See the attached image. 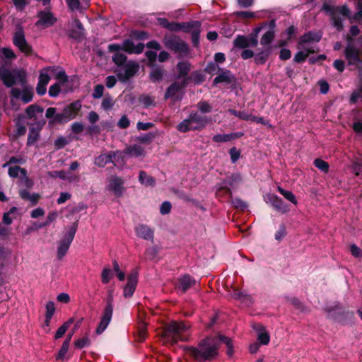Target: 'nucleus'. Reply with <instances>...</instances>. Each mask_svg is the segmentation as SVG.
Masks as SVG:
<instances>
[{
    "label": "nucleus",
    "mask_w": 362,
    "mask_h": 362,
    "mask_svg": "<svg viewBox=\"0 0 362 362\" xmlns=\"http://www.w3.org/2000/svg\"><path fill=\"white\" fill-rule=\"evenodd\" d=\"M190 325L183 322L172 321L165 325L163 329L161 337L165 343L174 344L179 341H185L188 339L185 333L189 329Z\"/></svg>",
    "instance_id": "obj_4"
},
{
    "label": "nucleus",
    "mask_w": 362,
    "mask_h": 362,
    "mask_svg": "<svg viewBox=\"0 0 362 362\" xmlns=\"http://www.w3.org/2000/svg\"><path fill=\"white\" fill-rule=\"evenodd\" d=\"M150 68L151 71L148 76L150 81L153 83L161 82L166 74V71L165 70L164 66L156 64L150 66Z\"/></svg>",
    "instance_id": "obj_24"
},
{
    "label": "nucleus",
    "mask_w": 362,
    "mask_h": 362,
    "mask_svg": "<svg viewBox=\"0 0 362 362\" xmlns=\"http://www.w3.org/2000/svg\"><path fill=\"white\" fill-rule=\"evenodd\" d=\"M266 202L269 204L276 211L286 214L289 211L288 204L275 194H268L266 196Z\"/></svg>",
    "instance_id": "obj_15"
},
{
    "label": "nucleus",
    "mask_w": 362,
    "mask_h": 362,
    "mask_svg": "<svg viewBox=\"0 0 362 362\" xmlns=\"http://www.w3.org/2000/svg\"><path fill=\"white\" fill-rule=\"evenodd\" d=\"M196 284V280L189 274H185L178 279L177 288L185 293Z\"/></svg>",
    "instance_id": "obj_29"
},
{
    "label": "nucleus",
    "mask_w": 362,
    "mask_h": 362,
    "mask_svg": "<svg viewBox=\"0 0 362 362\" xmlns=\"http://www.w3.org/2000/svg\"><path fill=\"white\" fill-rule=\"evenodd\" d=\"M124 72L115 71L116 73L117 77L122 82H126L131 77L134 76L139 71V66L136 62L134 61H129L124 65Z\"/></svg>",
    "instance_id": "obj_14"
},
{
    "label": "nucleus",
    "mask_w": 362,
    "mask_h": 362,
    "mask_svg": "<svg viewBox=\"0 0 362 362\" xmlns=\"http://www.w3.org/2000/svg\"><path fill=\"white\" fill-rule=\"evenodd\" d=\"M157 132H148L146 134H142L136 137V141L146 145L150 144L153 139L156 137Z\"/></svg>",
    "instance_id": "obj_38"
},
{
    "label": "nucleus",
    "mask_w": 362,
    "mask_h": 362,
    "mask_svg": "<svg viewBox=\"0 0 362 362\" xmlns=\"http://www.w3.org/2000/svg\"><path fill=\"white\" fill-rule=\"evenodd\" d=\"M13 43L19 50L25 55H30L33 53L32 47L28 43L25 33L22 27H18L13 34Z\"/></svg>",
    "instance_id": "obj_13"
},
{
    "label": "nucleus",
    "mask_w": 362,
    "mask_h": 362,
    "mask_svg": "<svg viewBox=\"0 0 362 362\" xmlns=\"http://www.w3.org/2000/svg\"><path fill=\"white\" fill-rule=\"evenodd\" d=\"M145 56L146 57V58L148 59V64H147V66L148 67L157 64L156 63V59H157V54L156 52L151 51V50H148L145 52Z\"/></svg>",
    "instance_id": "obj_57"
},
{
    "label": "nucleus",
    "mask_w": 362,
    "mask_h": 362,
    "mask_svg": "<svg viewBox=\"0 0 362 362\" xmlns=\"http://www.w3.org/2000/svg\"><path fill=\"white\" fill-rule=\"evenodd\" d=\"M275 37V31L267 30L261 37L260 44L263 46L269 45Z\"/></svg>",
    "instance_id": "obj_44"
},
{
    "label": "nucleus",
    "mask_w": 362,
    "mask_h": 362,
    "mask_svg": "<svg viewBox=\"0 0 362 362\" xmlns=\"http://www.w3.org/2000/svg\"><path fill=\"white\" fill-rule=\"evenodd\" d=\"M278 192L282 196H284V197L285 199H286L287 200H288L289 202H291L293 204L296 205L298 204V202H297V199L296 198V196L294 195V194L292 192L286 190V189H283L281 187H278Z\"/></svg>",
    "instance_id": "obj_45"
},
{
    "label": "nucleus",
    "mask_w": 362,
    "mask_h": 362,
    "mask_svg": "<svg viewBox=\"0 0 362 362\" xmlns=\"http://www.w3.org/2000/svg\"><path fill=\"white\" fill-rule=\"evenodd\" d=\"M349 33L350 34L346 35V39L348 41V43H351L354 41L353 37L359 35L360 29L358 25H354L350 27Z\"/></svg>",
    "instance_id": "obj_52"
},
{
    "label": "nucleus",
    "mask_w": 362,
    "mask_h": 362,
    "mask_svg": "<svg viewBox=\"0 0 362 362\" xmlns=\"http://www.w3.org/2000/svg\"><path fill=\"white\" fill-rule=\"evenodd\" d=\"M344 56L349 65H358L362 64L359 49L355 47L351 43H348V45L345 48Z\"/></svg>",
    "instance_id": "obj_17"
},
{
    "label": "nucleus",
    "mask_w": 362,
    "mask_h": 362,
    "mask_svg": "<svg viewBox=\"0 0 362 362\" xmlns=\"http://www.w3.org/2000/svg\"><path fill=\"white\" fill-rule=\"evenodd\" d=\"M44 108L37 104H32L28 106L25 109V114L29 119L33 120L34 122H37V114L42 115Z\"/></svg>",
    "instance_id": "obj_31"
},
{
    "label": "nucleus",
    "mask_w": 362,
    "mask_h": 362,
    "mask_svg": "<svg viewBox=\"0 0 362 362\" xmlns=\"http://www.w3.org/2000/svg\"><path fill=\"white\" fill-rule=\"evenodd\" d=\"M322 10L330 16L332 25L337 31L341 32L344 29V24L340 16L349 18L351 11L346 5L342 6H332L327 3H324Z\"/></svg>",
    "instance_id": "obj_6"
},
{
    "label": "nucleus",
    "mask_w": 362,
    "mask_h": 362,
    "mask_svg": "<svg viewBox=\"0 0 362 362\" xmlns=\"http://www.w3.org/2000/svg\"><path fill=\"white\" fill-rule=\"evenodd\" d=\"M69 348V344L68 341H64L62 347L60 348L57 356L56 360H62L64 359L65 354L67 353Z\"/></svg>",
    "instance_id": "obj_58"
},
{
    "label": "nucleus",
    "mask_w": 362,
    "mask_h": 362,
    "mask_svg": "<svg viewBox=\"0 0 362 362\" xmlns=\"http://www.w3.org/2000/svg\"><path fill=\"white\" fill-rule=\"evenodd\" d=\"M267 23H262L260 26L255 28L248 35L250 42L253 46H257L258 45V35L259 32L265 28Z\"/></svg>",
    "instance_id": "obj_40"
},
{
    "label": "nucleus",
    "mask_w": 362,
    "mask_h": 362,
    "mask_svg": "<svg viewBox=\"0 0 362 362\" xmlns=\"http://www.w3.org/2000/svg\"><path fill=\"white\" fill-rule=\"evenodd\" d=\"M113 274L110 269L104 268L101 274V281L104 284H107L110 282L112 278Z\"/></svg>",
    "instance_id": "obj_56"
},
{
    "label": "nucleus",
    "mask_w": 362,
    "mask_h": 362,
    "mask_svg": "<svg viewBox=\"0 0 362 362\" xmlns=\"http://www.w3.org/2000/svg\"><path fill=\"white\" fill-rule=\"evenodd\" d=\"M74 23L75 27L70 28L68 30L67 35L69 38L77 41H81L85 35V29L83 25L79 19H75Z\"/></svg>",
    "instance_id": "obj_23"
},
{
    "label": "nucleus",
    "mask_w": 362,
    "mask_h": 362,
    "mask_svg": "<svg viewBox=\"0 0 362 362\" xmlns=\"http://www.w3.org/2000/svg\"><path fill=\"white\" fill-rule=\"evenodd\" d=\"M28 74L23 69H6L0 67V80L4 86L11 88L10 95L15 99H21L27 104L33 100L34 93L32 86L28 84Z\"/></svg>",
    "instance_id": "obj_1"
},
{
    "label": "nucleus",
    "mask_w": 362,
    "mask_h": 362,
    "mask_svg": "<svg viewBox=\"0 0 362 362\" xmlns=\"http://www.w3.org/2000/svg\"><path fill=\"white\" fill-rule=\"evenodd\" d=\"M136 235L142 239L153 241L154 230L145 224H139L135 228Z\"/></svg>",
    "instance_id": "obj_25"
},
{
    "label": "nucleus",
    "mask_w": 362,
    "mask_h": 362,
    "mask_svg": "<svg viewBox=\"0 0 362 362\" xmlns=\"http://www.w3.org/2000/svg\"><path fill=\"white\" fill-rule=\"evenodd\" d=\"M286 226L284 223H281L275 233V239L278 241H281L286 235Z\"/></svg>",
    "instance_id": "obj_62"
},
{
    "label": "nucleus",
    "mask_w": 362,
    "mask_h": 362,
    "mask_svg": "<svg viewBox=\"0 0 362 362\" xmlns=\"http://www.w3.org/2000/svg\"><path fill=\"white\" fill-rule=\"evenodd\" d=\"M0 57L6 59L4 60V64L0 66V67L4 66L6 69H7L6 67L11 64V61L16 58V55L15 54L14 52L11 49L6 47L1 49Z\"/></svg>",
    "instance_id": "obj_32"
},
{
    "label": "nucleus",
    "mask_w": 362,
    "mask_h": 362,
    "mask_svg": "<svg viewBox=\"0 0 362 362\" xmlns=\"http://www.w3.org/2000/svg\"><path fill=\"white\" fill-rule=\"evenodd\" d=\"M113 296L111 292H109L105 300V306L103 311L99 325L95 329V333L97 334H101L111 322L113 315Z\"/></svg>",
    "instance_id": "obj_11"
},
{
    "label": "nucleus",
    "mask_w": 362,
    "mask_h": 362,
    "mask_svg": "<svg viewBox=\"0 0 362 362\" xmlns=\"http://www.w3.org/2000/svg\"><path fill=\"white\" fill-rule=\"evenodd\" d=\"M129 36L132 40H145L149 37V34L144 30H132L130 32Z\"/></svg>",
    "instance_id": "obj_43"
},
{
    "label": "nucleus",
    "mask_w": 362,
    "mask_h": 362,
    "mask_svg": "<svg viewBox=\"0 0 362 362\" xmlns=\"http://www.w3.org/2000/svg\"><path fill=\"white\" fill-rule=\"evenodd\" d=\"M139 181L141 185L146 187H154L156 185V180L151 175H148L145 171L139 172Z\"/></svg>",
    "instance_id": "obj_37"
},
{
    "label": "nucleus",
    "mask_w": 362,
    "mask_h": 362,
    "mask_svg": "<svg viewBox=\"0 0 362 362\" xmlns=\"http://www.w3.org/2000/svg\"><path fill=\"white\" fill-rule=\"evenodd\" d=\"M117 152L110 151L107 153H102L95 158L94 163L99 168H103L108 163H114L113 159Z\"/></svg>",
    "instance_id": "obj_27"
},
{
    "label": "nucleus",
    "mask_w": 362,
    "mask_h": 362,
    "mask_svg": "<svg viewBox=\"0 0 362 362\" xmlns=\"http://www.w3.org/2000/svg\"><path fill=\"white\" fill-rule=\"evenodd\" d=\"M188 83L185 81L173 82L165 90L164 100L170 99L172 102H180L185 95V89Z\"/></svg>",
    "instance_id": "obj_10"
},
{
    "label": "nucleus",
    "mask_w": 362,
    "mask_h": 362,
    "mask_svg": "<svg viewBox=\"0 0 362 362\" xmlns=\"http://www.w3.org/2000/svg\"><path fill=\"white\" fill-rule=\"evenodd\" d=\"M208 123L209 119L206 116H203L198 112L192 111L187 118L177 125L176 129L181 133H187L189 131H202Z\"/></svg>",
    "instance_id": "obj_5"
},
{
    "label": "nucleus",
    "mask_w": 362,
    "mask_h": 362,
    "mask_svg": "<svg viewBox=\"0 0 362 362\" xmlns=\"http://www.w3.org/2000/svg\"><path fill=\"white\" fill-rule=\"evenodd\" d=\"M327 313V317L334 322L344 323L351 320L354 317V313L337 303L333 306H329L325 308Z\"/></svg>",
    "instance_id": "obj_9"
},
{
    "label": "nucleus",
    "mask_w": 362,
    "mask_h": 362,
    "mask_svg": "<svg viewBox=\"0 0 362 362\" xmlns=\"http://www.w3.org/2000/svg\"><path fill=\"white\" fill-rule=\"evenodd\" d=\"M192 65L188 61L179 62L176 65L177 74L175 75L176 80L185 81L187 83H189V74L191 71Z\"/></svg>",
    "instance_id": "obj_21"
},
{
    "label": "nucleus",
    "mask_w": 362,
    "mask_h": 362,
    "mask_svg": "<svg viewBox=\"0 0 362 362\" xmlns=\"http://www.w3.org/2000/svg\"><path fill=\"white\" fill-rule=\"evenodd\" d=\"M115 54L112 57V60L117 66H124L127 62V57L121 53L120 51L113 52Z\"/></svg>",
    "instance_id": "obj_39"
},
{
    "label": "nucleus",
    "mask_w": 362,
    "mask_h": 362,
    "mask_svg": "<svg viewBox=\"0 0 362 362\" xmlns=\"http://www.w3.org/2000/svg\"><path fill=\"white\" fill-rule=\"evenodd\" d=\"M212 141L216 143L228 142L231 141V135L228 134H216L213 136Z\"/></svg>",
    "instance_id": "obj_59"
},
{
    "label": "nucleus",
    "mask_w": 362,
    "mask_h": 362,
    "mask_svg": "<svg viewBox=\"0 0 362 362\" xmlns=\"http://www.w3.org/2000/svg\"><path fill=\"white\" fill-rule=\"evenodd\" d=\"M199 110L204 114L210 113L212 111L211 105L205 100H201L197 103Z\"/></svg>",
    "instance_id": "obj_55"
},
{
    "label": "nucleus",
    "mask_w": 362,
    "mask_h": 362,
    "mask_svg": "<svg viewBox=\"0 0 362 362\" xmlns=\"http://www.w3.org/2000/svg\"><path fill=\"white\" fill-rule=\"evenodd\" d=\"M218 339L219 341V344L221 342L225 344L227 346V355L229 356H232L233 354V342L230 338L223 336V335H218Z\"/></svg>",
    "instance_id": "obj_42"
},
{
    "label": "nucleus",
    "mask_w": 362,
    "mask_h": 362,
    "mask_svg": "<svg viewBox=\"0 0 362 362\" xmlns=\"http://www.w3.org/2000/svg\"><path fill=\"white\" fill-rule=\"evenodd\" d=\"M38 21L35 23L37 27L46 28L54 25L57 21L52 13L50 11H40L37 13Z\"/></svg>",
    "instance_id": "obj_19"
},
{
    "label": "nucleus",
    "mask_w": 362,
    "mask_h": 362,
    "mask_svg": "<svg viewBox=\"0 0 362 362\" xmlns=\"http://www.w3.org/2000/svg\"><path fill=\"white\" fill-rule=\"evenodd\" d=\"M242 181V177L239 173H233L230 176H228L224 182L230 186L233 187L235 183H239Z\"/></svg>",
    "instance_id": "obj_46"
},
{
    "label": "nucleus",
    "mask_w": 362,
    "mask_h": 362,
    "mask_svg": "<svg viewBox=\"0 0 362 362\" xmlns=\"http://www.w3.org/2000/svg\"><path fill=\"white\" fill-rule=\"evenodd\" d=\"M78 225V221L73 223L71 226L68 227L67 231L64 233L62 238L59 240L57 251V257L59 259H62L67 253L74 239Z\"/></svg>",
    "instance_id": "obj_8"
},
{
    "label": "nucleus",
    "mask_w": 362,
    "mask_h": 362,
    "mask_svg": "<svg viewBox=\"0 0 362 362\" xmlns=\"http://www.w3.org/2000/svg\"><path fill=\"white\" fill-rule=\"evenodd\" d=\"M144 47L145 45L142 42H139L135 45L131 39H126L122 42V45L116 43L109 45L107 46V50L109 52L122 50L129 54H139L144 52Z\"/></svg>",
    "instance_id": "obj_12"
},
{
    "label": "nucleus",
    "mask_w": 362,
    "mask_h": 362,
    "mask_svg": "<svg viewBox=\"0 0 362 362\" xmlns=\"http://www.w3.org/2000/svg\"><path fill=\"white\" fill-rule=\"evenodd\" d=\"M124 185V179L121 177L115 175L110 178L108 187L117 197H120L123 195L125 190Z\"/></svg>",
    "instance_id": "obj_22"
},
{
    "label": "nucleus",
    "mask_w": 362,
    "mask_h": 362,
    "mask_svg": "<svg viewBox=\"0 0 362 362\" xmlns=\"http://www.w3.org/2000/svg\"><path fill=\"white\" fill-rule=\"evenodd\" d=\"M113 105L114 101L112 97L109 93H107L103 99L101 103L102 108L105 110H108L112 107Z\"/></svg>",
    "instance_id": "obj_51"
},
{
    "label": "nucleus",
    "mask_w": 362,
    "mask_h": 362,
    "mask_svg": "<svg viewBox=\"0 0 362 362\" xmlns=\"http://www.w3.org/2000/svg\"><path fill=\"white\" fill-rule=\"evenodd\" d=\"M189 78V82L192 81L195 85H199L205 81L206 76L202 71L198 70L192 72Z\"/></svg>",
    "instance_id": "obj_41"
},
{
    "label": "nucleus",
    "mask_w": 362,
    "mask_h": 362,
    "mask_svg": "<svg viewBox=\"0 0 362 362\" xmlns=\"http://www.w3.org/2000/svg\"><path fill=\"white\" fill-rule=\"evenodd\" d=\"M163 42L166 49L178 54V58L185 57L189 53V45L178 35L174 34L165 35Z\"/></svg>",
    "instance_id": "obj_7"
},
{
    "label": "nucleus",
    "mask_w": 362,
    "mask_h": 362,
    "mask_svg": "<svg viewBox=\"0 0 362 362\" xmlns=\"http://www.w3.org/2000/svg\"><path fill=\"white\" fill-rule=\"evenodd\" d=\"M314 165L323 173H328L329 165L327 162L321 158H316L314 160Z\"/></svg>",
    "instance_id": "obj_49"
},
{
    "label": "nucleus",
    "mask_w": 362,
    "mask_h": 362,
    "mask_svg": "<svg viewBox=\"0 0 362 362\" xmlns=\"http://www.w3.org/2000/svg\"><path fill=\"white\" fill-rule=\"evenodd\" d=\"M219 347L218 337L206 336L199 340L197 346L185 345L182 349L188 359L195 362H206L218 358Z\"/></svg>",
    "instance_id": "obj_2"
},
{
    "label": "nucleus",
    "mask_w": 362,
    "mask_h": 362,
    "mask_svg": "<svg viewBox=\"0 0 362 362\" xmlns=\"http://www.w3.org/2000/svg\"><path fill=\"white\" fill-rule=\"evenodd\" d=\"M233 48L243 49L248 47H255L250 42L248 35H238L233 42Z\"/></svg>",
    "instance_id": "obj_28"
},
{
    "label": "nucleus",
    "mask_w": 362,
    "mask_h": 362,
    "mask_svg": "<svg viewBox=\"0 0 362 362\" xmlns=\"http://www.w3.org/2000/svg\"><path fill=\"white\" fill-rule=\"evenodd\" d=\"M90 345V340L88 337H84L74 341V346L78 349H82L83 348L89 346Z\"/></svg>",
    "instance_id": "obj_54"
},
{
    "label": "nucleus",
    "mask_w": 362,
    "mask_h": 362,
    "mask_svg": "<svg viewBox=\"0 0 362 362\" xmlns=\"http://www.w3.org/2000/svg\"><path fill=\"white\" fill-rule=\"evenodd\" d=\"M137 330L139 341H144L147 336V323L141 317H139Z\"/></svg>",
    "instance_id": "obj_36"
},
{
    "label": "nucleus",
    "mask_w": 362,
    "mask_h": 362,
    "mask_svg": "<svg viewBox=\"0 0 362 362\" xmlns=\"http://www.w3.org/2000/svg\"><path fill=\"white\" fill-rule=\"evenodd\" d=\"M219 72L220 74L213 80V86H216L222 83L226 85H234L235 83L236 78L230 70L222 69Z\"/></svg>",
    "instance_id": "obj_20"
},
{
    "label": "nucleus",
    "mask_w": 362,
    "mask_h": 362,
    "mask_svg": "<svg viewBox=\"0 0 362 362\" xmlns=\"http://www.w3.org/2000/svg\"><path fill=\"white\" fill-rule=\"evenodd\" d=\"M55 78L58 81L57 83H59V84L62 86L65 85V83H66L69 81L68 76L64 70L59 71L57 74Z\"/></svg>",
    "instance_id": "obj_64"
},
{
    "label": "nucleus",
    "mask_w": 362,
    "mask_h": 362,
    "mask_svg": "<svg viewBox=\"0 0 362 362\" xmlns=\"http://www.w3.org/2000/svg\"><path fill=\"white\" fill-rule=\"evenodd\" d=\"M231 203L235 209H240L242 211L245 210L247 207V203L240 198L233 199L231 200Z\"/></svg>",
    "instance_id": "obj_61"
},
{
    "label": "nucleus",
    "mask_w": 362,
    "mask_h": 362,
    "mask_svg": "<svg viewBox=\"0 0 362 362\" xmlns=\"http://www.w3.org/2000/svg\"><path fill=\"white\" fill-rule=\"evenodd\" d=\"M286 300L291 304H292L295 308L304 312L305 310V306L303 303L296 297H286Z\"/></svg>",
    "instance_id": "obj_50"
},
{
    "label": "nucleus",
    "mask_w": 362,
    "mask_h": 362,
    "mask_svg": "<svg viewBox=\"0 0 362 362\" xmlns=\"http://www.w3.org/2000/svg\"><path fill=\"white\" fill-rule=\"evenodd\" d=\"M139 102L144 107H148L155 105V98L149 95H141L139 98Z\"/></svg>",
    "instance_id": "obj_48"
},
{
    "label": "nucleus",
    "mask_w": 362,
    "mask_h": 362,
    "mask_svg": "<svg viewBox=\"0 0 362 362\" xmlns=\"http://www.w3.org/2000/svg\"><path fill=\"white\" fill-rule=\"evenodd\" d=\"M228 111L230 115H234L242 120L247 121L251 119L252 116L245 111H238L235 109H229Z\"/></svg>",
    "instance_id": "obj_47"
},
{
    "label": "nucleus",
    "mask_w": 362,
    "mask_h": 362,
    "mask_svg": "<svg viewBox=\"0 0 362 362\" xmlns=\"http://www.w3.org/2000/svg\"><path fill=\"white\" fill-rule=\"evenodd\" d=\"M201 28V22L199 21H191L189 22L180 23V30L186 33H192V30Z\"/></svg>",
    "instance_id": "obj_35"
},
{
    "label": "nucleus",
    "mask_w": 362,
    "mask_h": 362,
    "mask_svg": "<svg viewBox=\"0 0 362 362\" xmlns=\"http://www.w3.org/2000/svg\"><path fill=\"white\" fill-rule=\"evenodd\" d=\"M124 152L126 154H128L130 156L135 157V158L144 156V155H145L144 148L138 144L130 145V146H127L125 148Z\"/></svg>",
    "instance_id": "obj_33"
},
{
    "label": "nucleus",
    "mask_w": 362,
    "mask_h": 362,
    "mask_svg": "<svg viewBox=\"0 0 362 362\" xmlns=\"http://www.w3.org/2000/svg\"><path fill=\"white\" fill-rule=\"evenodd\" d=\"M271 52L272 49L269 46L267 48L258 49L257 52L255 54V63L257 65L264 64L267 62Z\"/></svg>",
    "instance_id": "obj_30"
},
{
    "label": "nucleus",
    "mask_w": 362,
    "mask_h": 362,
    "mask_svg": "<svg viewBox=\"0 0 362 362\" xmlns=\"http://www.w3.org/2000/svg\"><path fill=\"white\" fill-rule=\"evenodd\" d=\"M61 86L59 83H55L52 85L49 88V95L52 98L57 97L61 91Z\"/></svg>",
    "instance_id": "obj_60"
},
{
    "label": "nucleus",
    "mask_w": 362,
    "mask_h": 362,
    "mask_svg": "<svg viewBox=\"0 0 362 362\" xmlns=\"http://www.w3.org/2000/svg\"><path fill=\"white\" fill-rule=\"evenodd\" d=\"M139 272L136 269H133L127 276V283L124 288V296L132 297L136 290L138 283Z\"/></svg>",
    "instance_id": "obj_18"
},
{
    "label": "nucleus",
    "mask_w": 362,
    "mask_h": 362,
    "mask_svg": "<svg viewBox=\"0 0 362 362\" xmlns=\"http://www.w3.org/2000/svg\"><path fill=\"white\" fill-rule=\"evenodd\" d=\"M81 102L75 100L64 107L60 112H57L56 107H48L46 110L45 117L49 119V124H62L74 119L78 115L81 109Z\"/></svg>",
    "instance_id": "obj_3"
},
{
    "label": "nucleus",
    "mask_w": 362,
    "mask_h": 362,
    "mask_svg": "<svg viewBox=\"0 0 362 362\" xmlns=\"http://www.w3.org/2000/svg\"><path fill=\"white\" fill-rule=\"evenodd\" d=\"M201 28H197L192 31V42L194 47H197L199 45V37H200Z\"/></svg>",
    "instance_id": "obj_63"
},
{
    "label": "nucleus",
    "mask_w": 362,
    "mask_h": 362,
    "mask_svg": "<svg viewBox=\"0 0 362 362\" xmlns=\"http://www.w3.org/2000/svg\"><path fill=\"white\" fill-rule=\"evenodd\" d=\"M322 38V35L320 33L309 31L308 33H304L300 38L298 42L297 47L298 48H300L304 44L310 43V42H318L320 41Z\"/></svg>",
    "instance_id": "obj_26"
},
{
    "label": "nucleus",
    "mask_w": 362,
    "mask_h": 362,
    "mask_svg": "<svg viewBox=\"0 0 362 362\" xmlns=\"http://www.w3.org/2000/svg\"><path fill=\"white\" fill-rule=\"evenodd\" d=\"M257 331L259 332L257 339L259 341V344L267 345L270 341V336L269 333L265 330V328L263 325L258 324L255 327Z\"/></svg>",
    "instance_id": "obj_34"
},
{
    "label": "nucleus",
    "mask_w": 362,
    "mask_h": 362,
    "mask_svg": "<svg viewBox=\"0 0 362 362\" xmlns=\"http://www.w3.org/2000/svg\"><path fill=\"white\" fill-rule=\"evenodd\" d=\"M222 69L219 67L218 64H216L215 62H211L207 64L206 67L204 68V71L206 73L210 74H214L219 72Z\"/></svg>",
    "instance_id": "obj_53"
},
{
    "label": "nucleus",
    "mask_w": 362,
    "mask_h": 362,
    "mask_svg": "<svg viewBox=\"0 0 362 362\" xmlns=\"http://www.w3.org/2000/svg\"><path fill=\"white\" fill-rule=\"evenodd\" d=\"M45 123L46 121L44 119H42L30 124L27 139V146L33 145L39 139L40 132Z\"/></svg>",
    "instance_id": "obj_16"
}]
</instances>
